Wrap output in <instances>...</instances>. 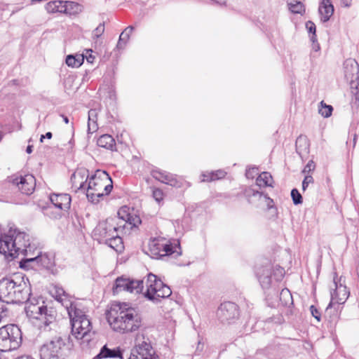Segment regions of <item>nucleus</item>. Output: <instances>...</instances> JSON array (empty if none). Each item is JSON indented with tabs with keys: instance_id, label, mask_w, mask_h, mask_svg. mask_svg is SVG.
Here are the masks:
<instances>
[{
	"instance_id": "obj_1",
	"label": "nucleus",
	"mask_w": 359,
	"mask_h": 359,
	"mask_svg": "<svg viewBox=\"0 0 359 359\" xmlns=\"http://www.w3.org/2000/svg\"><path fill=\"white\" fill-rule=\"evenodd\" d=\"M106 318L111 328L121 334L135 332L142 326L141 316L126 302L111 304L106 311Z\"/></svg>"
},
{
	"instance_id": "obj_2",
	"label": "nucleus",
	"mask_w": 359,
	"mask_h": 359,
	"mask_svg": "<svg viewBox=\"0 0 359 359\" xmlns=\"http://www.w3.org/2000/svg\"><path fill=\"white\" fill-rule=\"evenodd\" d=\"M31 295L27 278L21 274L4 277L0 280V300L7 304L27 302Z\"/></svg>"
},
{
	"instance_id": "obj_3",
	"label": "nucleus",
	"mask_w": 359,
	"mask_h": 359,
	"mask_svg": "<svg viewBox=\"0 0 359 359\" xmlns=\"http://www.w3.org/2000/svg\"><path fill=\"white\" fill-rule=\"evenodd\" d=\"M65 308L70 318L72 333L78 339L90 341L92 325L85 311L78 307L77 304H65Z\"/></svg>"
},
{
	"instance_id": "obj_4",
	"label": "nucleus",
	"mask_w": 359,
	"mask_h": 359,
	"mask_svg": "<svg viewBox=\"0 0 359 359\" xmlns=\"http://www.w3.org/2000/svg\"><path fill=\"white\" fill-rule=\"evenodd\" d=\"M112 184V180L106 171L97 170L88 180L87 198L92 203H97L100 198L108 195L111 191Z\"/></svg>"
},
{
	"instance_id": "obj_5",
	"label": "nucleus",
	"mask_w": 359,
	"mask_h": 359,
	"mask_svg": "<svg viewBox=\"0 0 359 359\" xmlns=\"http://www.w3.org/2000/svg\"><path fill=\"white\" fill-rule=\"evenodd\" d=\"M175 254L181 255V248L179 241L174 244L170 240L163 237L154 238L149 243L148 255L153 259H160Z\"/></svg>"
},
{
	"instance_id": "obj_6",
	"label": "nucleus",
	"mask_w": 359,
	"mask_h": 359,
	"mask_svg": "<svg viewBox=\"0 0 359 359\" xmlns=\"http://www.w3.org/2000/svg\"><path fill=\"white\" fill-rule=\"evenodd\" d=\"M25 311L27 316L39 320L43 325H39V326L41 330L43 329L44 331H49L51 329L50 325L55 322L56 318V311L53 308L43 304L39 306L27 304Z\"/></svg>"
},
{
	"instance_id": "obj_7",
	"label": "nucleus",
	"mask_w": 359,
	"mask_h": 359,
	"mask_svg": "<svg viewBox=\"0 0 359 359\" xmlns=\"http://www.w3.org/2000/svg\"><path fill=\"white\" fill-rule=\"evenodd\" d=\"M22 340V332L18 325L11 324L0 328V351L17 349Z\"/></svg>"
},
{
	"instance_id": "obj_8",
	"label": "nucleus",
	"mask_w": 359,
	"mask_h": 359,
	"mask_svg": "<svg viewBox=\"0 0 359 359\" xmlns=\"http://www.w3.org/2000/svg\"><path fill=\"white\" fill-rule=\"evenodd\" d=\"M145 285L147 290L144 293V297L155 303L158 302L160 298H167L172 294L170 287L151 273L148 274Z\"/></svg>"
},
{
	"instance_id": "obj_9",
	"label": "nucleus",
	"mask_w": 359,
	"mask_h": 359,
	"mask_svg": "<svg viewBox=\"0 0 359 359\" xmlns=\"http://www.w3.org/2000/svg\"><path fill=\"white\" fill-rule=\"evenodd\" d=\"M9 231H12L11 248L13 250L14 257L20 254L25 255L27 258L34 255L36 248L34 243H31L28 234L12 227L9 229Z\"/></svg>"
},
{
	"instance_id": "obj_10",
	"label": "nucleus",
	"mask_w": 359,
	"mask_h": 359,
	"mask_svg": "<svg viewBox=\"0 0 359 359\" xmlns=\"http://www.w3.org/2000/svg\"><path fill=\"white\" fill-rule=\"evenodd\" d=\"M67 348L65 339L55 336L40 348L41 359H65Z\"/></svg>"
},
{
	"instance_id": "obj_11",
	"label": "nucleus",
	"mask_w": 359,
	"mask_h": 359,
	"mask_svg": "<svg viewBox=\"0 0 359 359\" xmlns=\"http://www.w3.org/2000/svg\"><path fill=\"white\" fill-rule=\"evenodd\" d=\"M283 276L284 269L283 268H273L270 264L257 267L256 269V276L264 290L270 288L273 282L280 281Z\"/></svg>"
},
{
	"instance_id": "obj_12",
	"label": "nucleus",
	"mask_w": 359,
	"mask_h": 359,
	"mask_svg": "<svg viewBox=\"0 0 359 359\" xmlns=\"http://www.w3.org/2000/svg\"><path fill=\"white\" fill-rule=\"evenodd\" d=\"M127 359H158L148 338L137 334L135 340V346L131 349Z\"/></svg>"
},
{
	"instance_id": "obj_13",
	"label": "nucleus",
	"mask_w": 359,
	"mask_h": 359,
	"mask_svg": "<svg viewBox=\"0 0 359 359\" xmlns=\"http://www.w3.org/2000/svg\"><path fill=\"white\" fill-rule=\"evenodd\" d=\"M124 225L116 222V218H107L100 222L93 231L95 239L99 243L105 242L110 236H114L116 231H123Z\"/></svg>"
},
{
	"instance_id": "obj_14",
	"label": "nucleus",
	"mask_w": 359,
	"mask_h": 359,
	"mask_svg": "<svg viewBox=\"0 0 359 359\" xmlns=\"http://www.w3.org/2000/svg\"><path fill=\"white\" fill-rule=\"evenodd\" d=\"M344 69L345 78L349 82L352 93L355 96V103L358 104L359 65L355 60L348 58L344 63Z\"/></svg>"
},
{
	"instance_id": "obj_15",
	"label": "nucleus",
	"mask_w": 359,
	"mask_h": 359,
	"mask_svg": "<svg viewBox=\"0 0 359 359\" xmlns=\"http://www.w3.org/2000/svg\"><path fill=\"white\" fill-rule=\"evenodd\" d=\"M143 288V280L130 279L122 276L115 280L112 290L114 294L121 292L139 294L142 292Z\"/></svg>"
},
{
	"instance_id": "obj_16",
	"label": "nucleus",
	"mask_w": 359,
	"mask_h": 359,
	"mask_svg": "<svg viewBox=\"0 0 359 359\" xmlns=\"http://www.w3.org/2000/svg\"><path fill=\"white\" fill-rule=\"evenodd\" d=\"M334 289L331 292V300L327 307V310L331 309L335 304L341 305L344 304L350 294L346 286L341 283V277L339 280L334 278Z\"/></svg>"
},
{
	"instance_id": "obj_17",
	"label": "nucleus",
	"mask_w": 359,
	"mask_h": 359,
	"mask_svg": "<svg viewBox=\"0 0 359 359\" xmlns=\"http://www.w3.org/2000/svg\"><path fill=\"white\" fill-rule=\"evenodd\" d=\"M217 315L222 323H231L238 318V307L235 303L224 302L219 307Z\"/></svg>"
},
{
	"instance_id": "obj_18",
	"label": "nucleus",
	"mask_w": 359,
	"mask_h": 359,
	"mask_svg": "<svg viewBox=\"0 0 359 359\" xmlns=\"http://www.w3.org/2000/svg\"><path fill=\"white\" fill-rule=\"evenodd\" d=\"M12 182L18 187L22 194L26 195L32 194L36 186V180L30 174L17 177L13 180Z\"/></svg>"
},
{
	"instance_id": "obj_19",
	"label": "nucleus",
	"mask_w": 359,
	"mask_h": 359,
	"mask_svg": "<svg viewBox=\"0 0 359 359\" xmlns=\"http://www.w3.org/2000/svg\"><path fill=\"white\" fill-rule=\"evenodd\" d=\"M30 255L26 258L27 262H36L39 266L53 273L55 268V255L53 254L41 253L38 252L35 257Z\"/></svg>"
},
{
	"instance_id": "obj_20",
	"label": "nucleus",
	"mask_w": 359,
	"mask_h": 359,
	"mask_svg": "<svg viewBox=\"0 0 359 359\" xmlns=\"http://www.w3.org/2000/svg\"><path fill=\"white\" fill-rule=\"evenodd\" d=\"M89 180V172L86 169H79L75 171L72 177L71 182L72 187L75 189V191H86L88 182Z\"/></svg>"
},
{
	"instance_id": "obj_21",
	"label": "nucleus",
	"mask_w": 359,
	"mask_h": 359,
	"mask_svg": "<svg viewBox=\"0 0 359 359\" xmlns=\"http://www.w3.org/2000/svg\"><path fill=\"white\" fill-rule=\"evenodd\" d=\"M12 245V231L0 234V254L6 257H14Z\"/></svg>"
},
{
	"instance_id": "obj_22",
	"label": "nucleus",
	"mask_w": 359,
	"mask_h": 359,
	"mask_svg": "<svg viewBox=\"0 0 359 359\" xmlns=\"http://www.w3.org/2000/svg\"><path fill=\"white\" fill-rule=\"evenodd\" d=\"M126 207H123L118 210V223L124 225V228L127 224L133 226H137L141 224V219L138 217H133L130 214L126 213Z\"/></svg>"
},
{
	"instance_id": "obj_23",
	"label": "nucleus",
	"mask_w": 359,
	"mask_h": 359,
	"mask_svg": "<svg viewBox=\"0 0 359 359\" xmlns=\"http://www.w3.org/2000/svg\"><path fill=\"white\" fill-rule=\"evenodd\" d=\"M50 200L53 205L60 210H67L70 207L71 197L69 194H53Z\"/></svg>"
},
{
	"instance_id": "obj_24",
	"label": "nucleus",
	"mask_w": 359,
	"mask_h": 359,
	"mask_svg": "<svg viewBox=\"0 0 359 359\" xmlns=\"http://www.w3.org/2000/svg\"><path fill=\"white\" fill-rule=\"evenodd\" d=\"M318 13L322 22H327L334 13V6L330 0H323L318 7Z\"/></svg>"
},
{
	"instance_id": "obj_25",
	"label": "nucleus",
	"mask_w": 359,
	"mask_h": 359,
	"mask_svg": "<svg viewBox=\"0 0 359 359\" xmlns=\"http://www.w3.org/2000/svg\"><path fill=\"white\" fill-rule=\"evenodd\" d=\"M151 175L154 178L161 182L162 183L175 187L177 185V180L170 173H168L165 171L154 170L152 171Z\"/></svg>"
},
{
	"instance_id": "obj_26",
	"label": "nucleus",
	"mask_w": 359,
	"mask_h": 359,
	"mask_svg": "<svg viewBox=\"0 0 359 359\" xmlns=\"http://www.w3.org/2000/svg\"><path fill=\"white\" fill-rule=\"evenodd\" d=\"M95 358H98V359L107 358H119L124 359V353L119 348L111 349L105 345L101 348L99 354Z\"/></svg>"
},
{
	"instance_id": "obj_27",
	"label": "nucleus",
	"mask_w": 359,
	"mask_h": 359,
	"mask_svg": "<svg viewBox=\"0 0 359 359\" xmlns=\"http://www.w3.org/2000/svg\"><path fill=\"white\" fill-rule=\"evenodd\" d=\"M122 232L123 231H116L114 233V236H110L109 239L104 243L116 252H121L123 249V240L120 236V233Z\"/></svg>"
},
{
	"instance_id": "obj_28",
	"label": "nucleus",
	"mask_w": 359,
	"mask_h": 359,
	"mask_svg": "<svg viewBox=\"0 0 359 359\" xmlns=\"http://www.w3.org/2000/svg\"><path fill=\"white\" fill-rule=\"evenodd\" d=\"M51 294L55 298V299L61 302L62 306H64L65 307L66 302H68L69 306L70 304H75L74 303L70 302L69 299H68V294L66 293L64 289L59 285L54 286L53 289L51 291Z\"/></svg>"
},
{
	"instance_id": "obj_29",
	"label": "nucleus",
	"mask_w": 359,
	"mask_h": 359,
	"mask_svg": "<svg viewBox=\"0 0 359 359\" xmlns=\"http://www.w3.org/2000/svg\"><path fill=\"white\" fill-rule=\"evenodd\" d=\"M97 144L100 147H103L111 151L116 150L115 140L110 135L104 134L101 135L98 138Z\"/></svg>"
},
{
	"instance_id": "obj_30",
	"label": "nucleus",
	"mask_w": 359,
	"mask_h": 359,
	"mask_svg": "<svg viewBox=\"0 0 359 359\" xmlns=\"http://www.w3.org/2000/svg\"><path fill=\"white\" fill-rule=\"evenodd\" d=\"M253 198H256L259 201L257 207H260L264 205L268 209H271L273 207V201L267 195L264 194L258 191H252L251 196Z\"/></svg>"
},
{
	"instance_id": "obj_31",
	"label": "nucleus",
	"mask_w": 359,
	"mask_h": 359,
	"mask_svg": "<svg viewBox=\"0 0 359 359\" xmlns=\"http://www.w3.org/2000/svg\"><path fill=\"white\" fill-rule=\"evenodd\" d=\"M273 178L271 175L268 172H262L257 178V185L262 187H272Z\"/></svg>"
},
{
	"instance_id": "obj_32",
	"label": "nucleus",
	"mask_w": 359,
	"mask_h": 359,
	"mask_svg": "<svg viewBox=\"0 0 359 359\" xmlns=\"http://www.w3.org/2000/svg\"><path fill=\"white\" fill-rule=\"evenodd\" d=\"M65 2L62 1H50L46 5L48 13H64Z\"/></svg>"
},
{
	"instance_id": "obj_33",
	"label": "nucleus",
	"mask_w": 359,
	"mask_h": 359,
	"mask_svg": "<svg viewBox=\"0 0 359 359\" xmlns=\"http://www.w3.org/2000/svg\"><path fill=\"white\" fill-rule=\"evenodd\" d=\"M83 55H69L66 58V64L71 67H79L83 64Z\"/></svg>"
},
{
	"instance_id": "obj_34",
	"label": "nucleus",
	"mask_w": 359,
	"mask_h": 359,
	"mask_svg": "<svg viewBox=\"0 0 359 359\" xmlns=\"http://www.w3.org/2000/svg\"><path fill=\"white\" fill-rule=\"evenodd\" d=\"M279 299L283 306H290L293 304V298L290 291L287 289H283L279 295Z\"/></svg>"
},
{
	"instance_id": "obj_35",
	"label": "nucleus",
	"mask_w": 359,
	"mask_h": 359,
	"mask_svg": "<svg viewBox=\"0 0 359 359\" xmlns=\"http://www.w3.org/2000/svg\"><path fill=\"white\" fill-rule=\"evenodd\" d=\"M82 6L78 3L73 1H65L64 13L69 15H75L81 11Z\"/></svg>"
},
{
	"instance_id": "obj_36",
	"label": "nucleus",
	"mask_w": 359,
	"mask_h": 359,
	"mask_svg": "<svg viewBox=\"0 0 359 359\" xmlns=\"http://www.w3.org/2000/svg\"><path fill=\"white\" fill-rule=\"evenodd\" d=\"M97 111L95 109H90L88 111V128L90 133H93L97 129Z\"/></svg>"
},
{
	"instance_id": "obj_37",
	"label": "nucleus",
	"mask_w": 359,
	"mask_h": 359,
	"mask_svg": "<svg viewBox=\"0 0 359 359\" xmlns=\"http://www.w3.org/2000/svg\"><path fill=\"white\" fill-rule=\"evenodd\" d=\"M333 107L331 105L326 104L322 101L320 102V107L318 109V112L322 116L328 118L332 115Z\"/></svg>"
},
{
	"instance_id": "obj_38",
	"label": "nucleus",
	"mask_w": 359,
	"mask_h": 359,
	"mask_svg": "<svg viewBox=\"0 0 359 359\" xmlns=\"http://www.w3.org/2000/svg\"><path fill=\"white\" fill-rule=\"evenodd\" d=\"M289 9L293 13H302L304 11V6L300 1H293L288 4Z\"/></svg>"
},
{
	"instance_id": "obj_39",
	"label": "nucleus",
	"mask_w": 359,
	"mask_h": 359,
	"mask_svg": "<svg viewBox=\"0 0 359 359\" xmlns=\"http://www.w3.org/2000/svg\"><path fill=\"white\" fill-rule=\"evenodd\" d=\"M303 143L304 146V151L308 152L309 150V144L306 140V137L304 136H299L297 140H296V149L297 153L301 154L303 149H302L300 147H302L301 144Z\"/></svg>"
},
{
	"instance_id": "obj_40",
	"label": "nucleus",
	"mask_w": 359,
	"mask_h": 359,
	"mask_svg": "<svg viewBox=\"0 0 359 359\" xmlns=\"http://www.w3.org/2000/svg\"><path fill=\"white\" fill-rule=\"evenodd\" d=\"M306 28L308 30V32L311 34H312L311 36V42H315L316 41V25L315 24L311 21H308L306 23Z\"/></svg>"
},
{
	"instance_id": "obj_41",
	"label": "nucleus",
	"mask_w": 359,
	"mask_h": 359,
	"mask_svg": "<svg viewBox=\"0 0 359 359\" xmlns=\"http://www.w3.org/2000/svg\"><path fill=\"white\" fill-rule=\"evenodd\" d=\"M291 197L294 205L302 203V196L297 189H292Z\"/></svg>"
},
{
	"instance_id": "obj_42",
	"label": "nucleus",
	"mask_w": 359,
	"mask_h": 359,
	"mask_svg": "<svg viewBox=\"0 0 359 359\" xmlns=\"http://www.w3.org/2000/svg\"><path fill=\"white\" fill-rule=\"evenodd\" d=\"M210 175V179H212V181L222 179L226 175V172L222 170H218L216 171H211L208 173Z\"/></svg>"
},
{
	"instance_id": "obj_43",
	"label": "nucleus",
	"mask_w": 359,
	"mask_h": 359,
	"mask_svg": "<svg viewBox=\"0 0 359 359\" xmlns=\"http://www.w3.org/2000/svg\"><path fill=\"white\" fill-rule=\"evenodd\" d=\"M104 32V23L100 24L93 32V35L94 39H98L100 36L102 35Z\"/></svg>"
},
{
	"instance_id": "obj_44",
	"label": "nucleus",
	"mask_w": 359,
	"mask_h": 359,
	"mask_svg": "<svg viewBox=\"0 0 359 359\" xmlns=\"http://www.w3.org/2000/svg\"><path fill=\"white\" fill-rule=\"evenodd\" d=\"M314 182L313 178L310 175H306L304 177V179L302 182V190L306 191V188L310 184H313Z\"/></svg>"
},
{
	"instance_id": "obj_45",
	"label": "nucleus",
	"mask_w": 359,
	"mask_h": 359,
	"mask_svg": "<svg viewBox=\"0 0 359 359\" xmlns=\"http://www.w3.org/2000/svg\"><path fill=\"white\" fill-rule=\"evenodd\" d=\"M316 165L313 161H309L305 165L302 172L304 174L309 175V172L315 169Z\"/></svg>"
},
{
	"instance_id": "obj_46",
	"label": "nucleus",
	"mask_w": 359,
	"mask_h": 359,
	"mask_svg": "<svg viewBox=\"0 0 359 359\" xmlns=\"http://www.w3.org/2000/svg\"><path fill=\"white\" fill-rule=\"evenodd\" d=\"M153 197L157 202H161L163 198V193L162 190L156 189L153 191Z\"/></svg>"
},
{
	"instance_id": "obj_47",
	"label": "nucleus",
	"mask_w": 359,
	"mask_h": 359,
	"mask_svg": "<svg viewBox=\"0 0 359 359\" xmlns=\"http://www.w3.org/2000/svg\"><path fill=\"white\" fill-rule=\"evenodd\" d=\"M310 311L311 315L318 320V322L320 321L321 314L320 311L313 305L310 306Z\"/></svg>"
},
{
	"instance_id": "obj_48",
	"label": "nucleus",
	"mask_w": 359,
	"mask_h": 359,
	"mask_svg": "<svg viewBox=\"0 0 359 359\" xmlns=\"http://www.w3.org/2000/svg\"><path fill=\"white\" fill-rule=\"evenodd\" d=\"M257 168L255 167L250 168L247 169L246 172H245L246 177L248 178H252V179L254 178L255 175L257 172Z\"/></svg>"
},
{
	"instance_id": "obj_49",
	"label": "nucleus",
	"mask_w": 359,
	"mask_h": 359,
	"mask_svg": "<svg viewBox=\"0 0 359 359\" xmlns=\"http://www.w3.org/2000/svg\"><path fill=\"white\" fill-rule=\"evenodd\" d=\"M210 172H203L201 175V181L202 182H210L212 179H210V175H208Z\"/></svg>"
},
{
	"instance_id": "obj_50",
	"label": "nucleus",
	"mask_w": 359,
	"mask_h": 359,
	"mask_svg": "<svg viewBox=\"0 0 359 359\" xmlns=\"http://www.w3.org/2000/svg\"><path fill=\"white\" fill-rule=\"evenodd\" d=\"M119 38H121V40H123V41H125L126 43H127V41H128L130 36L128 35V33L127 32H125L124 31L121 32V34H120V36Z\"/></svg>"
},
{
	"instance_id": "obj_51",
	"label": "nucleus",
	"mask_w": 359,
	"mask_h": 359,
	"mask_svg": "<svg viewBox=\"0 0 359 359\" xmlns=\"http://www.w3.org/2000/svg\"><path fill=\"white\" fill-rule=\"evenodd\" d=\"M320 49V45L317 43V40L315 42H312V50L313 52H318Z\"/></svg>"
},
{
	"instance_id": "obj_52",
	"label": "nucleus",
	"mask_w": 359,
	"mask_h": 359,
	"mask_svg": "<svg viewBox=\"0 0 359 359\" xmlns=\"http://www.w3.org/2000/svg\"><path fill=\"white\" fill-rule=\"evenodd\" d=\"M126 43H126L123 40H121V38H119L116 47L118 49H123L126 46Z\"/></svg>"
},
{
	"instance_id": "obj_53",
	"label": "nucleus",
	"mask_w": 359,
	"mask_h": 359,
	"mask_svg": "<svg viewBox=\"0 0 359 359\" xmlns=\"http://www.w3.org/2000/svg\"><path fill=\"white\" fill-rule=\"evenodd\" d=\"M133 30H134L133 26H128L124 29V32H127L128 35L130 36V34L133 32Z\"/></svg>"
},
{
	"instance_id": "obj_54",
	"label": "nucleus",
	"mask_w": 359,
	"mask_h": 359,
	"mask_svg": "<svg viewBox=\"0 0 359 359\" xmlns=\"http://www.w3.org/2000/svg\"><path fill=\"white\" fill-rule=\"evenodd\" d=\"M86 60L88 62L93 63L94 60V57L92 55H90L89 56H86Z\"/></svg>"
},
{
	"instance_id": "obj_55",
	"label": "nucleus",
	"mask_w": 359,
	"mask_h": 359,
	"mask_svg": "<svg viewBox=\"0 0 359 359\" xmlns=\"http://www.w3.org/2000/svg\"><path fill=\"white\" fill-rule=\"evenodd\" d=\"M32 148H33L32 145H28L26 149V152L27 154H31L32 152Z\"/></svg>"
},
{
	"instance_id": "obj_56",
	"label": "nucleus",
	"mask_w": 359,
	"mask_h": 359,
	"mask_svg": "<svg viewBox=\"0 0 359 359\" xmlns=\"http://www.w3.org/2000/svg\"><path fill=\"white\" fill-rule=\"evenodd\" d=\"M43 135L45 136V138H47V139H51L53 137L52 133H50V132H48L46 133V135Z\"/></svg>"
},
{
	"instance_id": "obj_57",
	"label": "nucleus",
	"mask_w": 359,
	"mask_h": 359,
	"mask_svg": "<svg viewBox=\"0 0 359 359\" xmlns=\"http://www.w3.org/2000/svg\"><path fill=\"white\" fill-rule=\"evenodd\" d=\"M62 119H63V121H64V122H65V123H67H67H69V118H68V117H67V116H65V115H62Z\"/></svg>"
},
{
	"instance_id": "obj_58",
	"label": "nucleus",
	"mask_w": 359,
	"mask_h": 359,
	"mask_svg": "<svg viewBox=\"0 0 359 359\" xmlns=\"http://www.w3.org/2000/svg\"><path fill=\"white\" fill-rule=\"evenodd\" d=\"M317 55H316L313 53H311V60L313 61L314 58H316Z\"/></svg>"
},
{
	"instance_id": "obj_59",
	"label": "nucleus",
	"mask_w": 359,
	"mask_h": 359,
	"mask_svg": "<svg viewBox=\"0 0 359 359\" xmlns=\"http://www.w3.org/2000/svg\"><path fill=\"white\" fill-rule=\"evenodd\" d=\"M45 138V136L43 135H41V137H40V142H43V139Z\"/></svg>"
},
{
	"instance_id": "obj_60",
	"label": "nucleus",
	"mask_w": 359,
	"mask_h": 359,
	"mask_svg": "<svg viewBox=\"0 0 359 359\" xmlns=\"http://www.w3.org/2000/svg\"><path fill=\"white\" fill-rule=\"evenodd\" d=\"M198 345H200V342L198 343ZM199 348V346H197V349Z\"/></svg>"
},
{
	"instance_id": "obj_61",
	"label": "nucleus",
	"mask_w": 359,
	"mask_h": 359,
	"mask_svg": "<svg viewBox=\"0 0 359 359\" xmlns=\"http://www.w3.org/2000/svg\"><path fill=\"white\" fill-rule=\"evenodd\" d=\"M93 359H98V358H94Z\"/></svg>"
}]
</instances>
